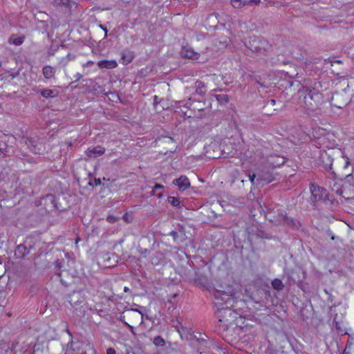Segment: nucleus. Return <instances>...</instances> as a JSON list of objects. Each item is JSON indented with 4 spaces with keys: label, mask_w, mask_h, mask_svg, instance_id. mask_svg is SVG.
I'll use <instances>...</instances> for the list:
<instances>
[{
    "label": "nucleus",
    "mask_w": 354,
    "mask_h": 354,
    "mask_svg": "<svg viewBox=\"0 0 354 354\" xmlns=\"http://www.w3.org/2000/svg\"><path fill=\"white\" fill-rule=\"evenodd\" d=\"M317 84L321 85L320 82L315 84L313 88L304 87L299 91V93L304 95V107L309 112H313L318 109L324 102V97L322 93L317 90Z\"/></svg>",
    "instance_id": "nucleus-1"
},
{
    "label": "nucleus",
    "mask_w": 354,
    "mask_h": 354,
    "mask_svg": "<svg viewBox=\"0 0 354 354\" xmlns=\"http://www.w3.org/2000/svg\"><path fill=\"white\" fill-rule=\"evenodd\" d=\"M215 315L219 322L218 333L227 331L237 318V313L230 308H218L215 313Z\"/></svg>",
    "instance_id": "nucleus-2"
},
{
    "label": "nucleus",
    "mask_w": 354,
    "mask_h": 354,
    "mask_svg": "<svg viewBox=\"0 0 354 354\" xmlns=\"http://www.w3.org/2000/svg\"><path fill=\"white\" fill-rule=\"evenodd\" d=\"M120 320L129 326L133 332V328L129 323L132 324H142L143 322V315L138 310L131 308L123 312L120 317Z\"/></svg>",
    "instance_id": "nucleus-3"
},
{
    "label": "nucleus",
    "mask_w": 354,
    "mask_h": 354,
    "mask_svg": "<svg viewBox=\"0 0 354 354\" xmlns=\"http://www.w3.org/2000/svg\"><path fill=\"white\" fill-rule=\"evenodd\" d=\"M248 48L252 51L259 54H264L270 48L269 42L261 37H252L249 41Z\"/></svg>",
    "instance_id": "nucleus-4"
},
{
    "label": "nucleus",
    "mask_w": 354,
    "mask_h": 354,
    "mask_svg": "<svg viewBox=\"0 0 354 354\" xmlns=\"http://www.w3.org/2000/svg\"><path fill=\"white\" fill-rule=\"evenodd\" d=\"M319 161V165L326 171L330 172V175L331 176L332 178L335 179L337 177L336 174L332 170L333 162V158L332 156L327 151H322L320 152Z\"/></svg>",
    "instance_id": "nucleus-5"
},
{
    "label": "nucleus",
    "mask_w": 354,
    "mask_h": 354,
    "mask_svg": "<svg viewBox=\"0 0 354 354\" xmlns=\"http://www.w3.org/2000/svg\"><path fill=\"white\" fill-rule=\"evenodd\" d=\"M276 221L279 223H283V224H286L294 229H298L300 225L299 222L297 220H295L292 217H288L286 214H283L282 212H278V218Z\"/></svg>",
    "instance_id": "nucleus-6"
},
{
    "label": "nucleus",
    "mask_w": 354,
    "mask_h": 354,
    "mask_svg": "<svg viewBox=\"0 0 354 354\" xmlns=\"http://www.w3.org/2000/svg\"><path fill=\"white\" fill-rule=\"evenodd\" d=\"M41 203L44 204L47 210H53L57 208L55 197L53 194H48L41 198Z\"/></svg>",
    "instance_id": "nucleus-7"
},
{
    "label": "nucleus",
    "mask_w": 354,
    "mask_h": 354,
    "mask_svg": "<svg viewBox=\"0 0 354 354\" xmlns=\"http://www.w3.org/2000/svg\"><path fill=\"white\" fill-rule=\"evenodd\" d=\"M105 149L101 146L90 147L86 151V154L88 158H95L104 153Z\"/></svg>",
    "instance_id": "nucleus-8"
},
{
    "label": "nucleus",
    "mask_w": 354,
    "mask_h": 354,
    "mask_svg": "<svg viewBox=\"0 0 354 354\" xmlns=\"http://www.w3.org/2000/svg\"><path fill=\"white\" fill-rule=\"evenodd\" d=\"M310 192L312 194L311 201L317 202L322 198V192H325V189L318 185H312L310 187Z\"/></svg>",
    "instance_id": "nucleus-9"
},
{
    "label": "nucleus",
    "mask_w": 354,
    "mask_h": 354,
    "mask_svg": "<svg viewBox=\"0 0 354 354\" xmlns=\"http://www.w3.org/2000/svg\"><path fill=\"white\" fill-rule=\"evenodd\" d=\"M173 183L178 187L180 190H185L190 187V183L187 177L181 176L178 178H176L173 180Z\"/></svg>",
    "instance_id": "nucleus-10"
},
{
    "label": "nucleus",
    "mask_w": 354,
    "mask_h": 354,
    "mask_svg": "<svg viewBox=\"0 0 354 354\" xmlns=\"http://www.w3.org/2000/svg\"><path fill=\"white\" fill-rule=\"evenodd\" d=\"M68 302L71 304V306L75 307L84 303V299L81 296L80 292H73L68 297Z\"/></svg>",
    "instance_id": "nucleus-11"
},
{
    "label": "nucleus",
    "mask_w": 354,
    "mask_h": 354,
    "mask_svg": "<svg viewBox=\"0 0 354 354\" xmlns=\"http://www.w3.org/2000/svg\"><path fill=\"white\" fill-rule=\"evenodd\" d=\"M135 57L133 51L129 49H124L122 52L121 60L123 64L127 65L131 63Z\"/></svg>",
    "instance_id": "nucleus-12"
},
{
    "label": "nucleus",
    "mask_w": 354,
    "mask_h": 354,
    "mask_svg": "<svg viewBox=\"0 0 354 354\" xmlns=\"http://www.w3.org/2000/svg\"><path fill=\"white\" fill-rule=\"evenodd\" d=\"M306 272L301 268H298L292 271V275L290 277L294 282L299 283L306 279Z\"/></svg>",
    "instance_id": "nucleus-13"
},
{
    "label": "nucleus",
    "mask_w": 354,
    "mask_h": 354,
    "mask_svg": "<svg viewBox=\"0 0 354 354\" xmlns=\"http://www.w3.org/2000/svg\"><path fill=\"white\" fill-rule=\"evenodd\" d=\"M180 53L182 57L185 58L198 59L199 57V54L196 53L193 49L189 48H183Z\"/></svg>",
    "instance_id": "nucleus-14"
},
{
    "label": "nucleus",
    "mask_w": 354,
    "mask_h": 354,
    "mask_svg": "<svg viewBox=\"0 0 354 354\" xmlns=\"http://www.w3.org/2000/svg\"><path fill=\"white\" fill-rule=\"evenodd\" d=\"M30 252V249H28L26 245L24 244L19 245L15 250V255L17 258H24L26 255L28 254Z\"/></svg>",
    "instance_id": "nucleus-15"
},
{
    "label": "nucleus",
    "mask_w": 354,
    "mask_h": 354,
    "mask_svg": "<svg viewBox=\"0 0 354 354\" xmlns=\"http://www.w3.org/2000/svg\"><path fill=\"white\" fill-rule=\"evenodd\" d=\"M169 235L173 237L174 241L177 243H183L186 239L185 232L181 230H179V232L171 231Z\"/></svg>",
    "instance_id": "nucleus-16"
},
{
    "label": "nucleus",
    "mask_w": 354,
    "mask_h": 354,
    "mask_svg": "<svg viewBox=\"0 0 354 354\" xmlns=\"http://www.w3.org/2000/svg\"><path fill=\"white\" fill-rule=\"evenodd\" d=\"M275 104H276V100H273V99L268 100L266 103V104L263 107L265 109L266 114L272 115L274 114V111H277V109L274 108Z\"/></svg>",
    "instance_id": "nucleus-17"
},
{
    "label": "nucleus",
    "mask_w": 354,
    "mask_h": 354,
    "mask_svg": "<svg viewBox=\"0 0 354 354\" xmlns=\"http://www.w3.org/2000/svg\"><path fill=\"white\" fill-rule=\"evenodd\" d=\"M97 66L100 68H114L118 66L116 61L115 60H101L97 62Z\"/></svg>",
    "instance_id": "nucleus-18"
},
{
    "label": "nucleus",
    "mask_w": 354,
    "mask_h": 354,
    "mask_svg": "<svg viewBox=\"0 0 354 354\" xmlns=\"http://www.w3.org/2000/svg\"><path fill=\"white\" fill-rule=\"evenodd\" d=\"M275 180L272 173L267 172L258 175L257 180H260L263 183H270Z\"/></svg>",
    "instance_id": "nucleus-19"
},
{
    "label": "nucleus",
    "mask_w": 354,
    "mask_h": 354,
    "mask_svg": "<svg viewBox=\"0 0 354 354\" xmlns=\"http://www.w3.org/2000/svg\"><path fill=\"white\" fill-rule=\"evenodd\" d=\"M331 180L328 181V185L330 187L333 192H335L337 195L342 196L343 195V189L339 186V185L336 183L333 179L330 177Z\"/></svg>",
    "instance_id": "nucleus-20"
},
{
    "label": "nucleus",
    "mask_w": 354,
    "mask_h": 354,
    "mask_svg": "<svg viewBox=\"0 0 354 354\" xmlns=\"http://www.w3.org/2000/svg\"><path fill=\"white\" fill-rule=\"evenodd\" d=\"M42 73L46 79H50L55 76V69L51 66H45L43 67Z\"/></svg>",
    "instance_id": "nucleus-21"
},
{
    "label": "nucleus",
    "mask_w": 354,
    "mask_h": 354,
    "mask_svg": "<svg viewBox=\"0 0 354 354\" xmlns=\"http://www.w3.org/2000/svg\"><path fill=\"white\" fill-rule=\"evenodd\" d=\"M41 95L45 98H53L58 95V91L46 88L41 91Z\"/></svg>",
    "instance_id": "nucleus-22"
},
{
    "label": "nucleus",
    "mask_w": 354,
    "mask_h": 354,
    "mask_svg": "<svg viewBox=\"0 0 354 354\" xmlns=\"http://www.w3.org/2000/svg\"><path fill=\"white\" fill-rule=\"evenodd\" d=\"M231 5L235 8H240L248 5V2L247 1L242 0H231Z\"/></svg>",
    "instance_id": "nucleus-23"
},
{
    "label": "nucleus",
    "mask_w": 354,
    "mask_h": 354,
    "mask_svg": "<svg viewBox=\"0 0 354 354\" xmlns=\"http://www.w3.org/2000/svg\"><path fill=\"white\" fill-rule=\"evenodd\" d=\"M195 86L196 91L198 94L203 95L205 93V91L203 90V88H205V84L203 82L197 81L195 84Z\"/></svg>",
    "instance_id": "nucleus-24"
},
{
    "label": "nucleus",
    "mask_w": 354,
    "mask_h": 354,
    "mask_svg": "<svg viewBox=\"0 0 354 354\" xmlns=\"http://www.w3.org/2000/svg\"><path fill=\"white\" fill-rule=\"evenodd\" d=\"M272 286L274 289L277 290H281L284 287L281 280H280L279 279H274L272 281Z\"/></svg>",
    "instance_id": "nucleus-25"
},
{
    "label": "nucleus",
    "mask_w": 354,
    "mask_h": 354,
    "mask_svg": "<svg viewBox=\"0 0 354 354\" xmlns=\"http://www.w3.org/2000/svg\"><path fill=\"white\" fill-rule=\"evenodd\" d=\"M75 354H95V350L93 346L87 344L84 350H83L80 353H75Z\"/></svg>",
    "instance_id": "nucleus-26"
},
{
    "label": "nucleus",
    "mask_w": 354,
    "mask_h": 354,
    "mask_svg": "<svg viewBox=\"0 0 354 354\" xmlns=\"http://www.w3.org/2000/svg\"><path fill=\"white\" fill-rule=\"evenodd\" d=\"M216 100L221 104H225L229 102V97L225 94H219L216 96Z\"/></svg>",
    "instance_id": "nucleus-27"
},
{
    "label": "nucleus",
    "mask_w": 354,
    "mask_h": 354,
    "mask_svg": "<svg viewBox=\"0 0 354 354\" xmlns=\"http://www.w3.org/2000/svg\"><path fill=\"white\" fill-rule=\"evenodd\" d=\"M168 202L174 207H180V202L178 198L169 196Z\"/></svg>",
    "instance_id": "nucleus-28"
},
{
    "label": "nucleus",
    "mask_w": 354,
    "mask_h": 354,
    "mask_svg": "<svg viewBox=\"0 0 354 354\" xmlns=\"http://www.w3.org/2000/svg\"><path fill=\"white\" fill-rule=\"evenodd\" d=\"M9 41H10V43H12L15 45L19 46V45H21L24 42V37H19L13 38V37H11L9 39Z\"/></svg>",
    "instance_id": "nucleus-29"
},
{
    "label": "nucleus",
    "mask_w": 354,
    "mask_h": 354,
    "mask_svg": "<svg viewBox=\"0 0 354 354\" xmlns=\"http://www.w3.org/2000/svg\"><path fill=\"white\" fill-rule=\"evenodd\" d=\"M153 342L156 346H162L165 344V340L160 336L155 337Z\"/></svg>",
    "instance_id": "nucleus-30"
},
{
    "label": "nucleus",
    "mask_w": 354,
    "mask_h": 354,
    "mask_svg": "<svg viewBox=\"0 0 354 354\" xmlns=\"http://www.w3.org/2000/svg\"><path fill=\"white\" fill-rule=\"evenodd\" d=\"M164 188V186L160 185V184H158L156 183L155 185H154V187H153V195H156L157 196L158 198H161L162 196V193H158V194H156V191L157 189H163Z\"/></svg>",
    "instance_id": "nucleus-31"
},
{
    "label": "nucleus",
    "mask_w": 354,
    "mask_h": 354,
    "mask_svg": "<svg viewBox=\"0 0 354 354\" xmlns=\"http://www.w3.org/2000/svg\"><path fill=\"white\" fill-rule=\"evenodd\" d=\"M118 218L114 216L109 215L107 216L106 221L110 223H115Z\"/></svg>",
    "instance_id": "nucleus-32"
},
{
    "label": "nucleus",
    "mask_w": 354,
    "mask_h": 354,
    "mask_svg": "<svg viewBox=\"0 0 354 354\" xmlns=\"http://www.w3.org/2000/svg\"><path fill=\"white\" fill-rule=\"evenodd\" d=\"M333 326L338 332H342L341 326L338 322H334Z\"/></svg>",
    "instance_id": "nucleus-33"
},
{
    "label": "nucleus",
    "mask_w": 354,
    "mask_h": 354,
    "mask_svg": "<svg viewBox=\"0 0 354 354\" xmlns=\"http://www.w3.org/2000/svg\"><path fill=\"white\" fill-rule=\"evenodd\" d=\"M100 184H101L100 178H95L94 180V184L89 183V185H92V186H97V185H100Z\"/></svg>",
    "instance_id": "nucleus-34"
},
{
    "label": "nucleus",
    "mask_w": 354,
    "mask_h": 354,
    "mask_svg": "<svg viewBox=\"0 0 354 354\" xmlns=\"http://www.w3.org/2000/svg\"><path fill=\"white\" fill-rule=\"evenodd\" d=\"M249 178H250V182L252 183V184H254V180H255V178H256V175L254 174H252V175H249Z\"/></svg>",
    "instance_id": "nucleus-35"
},
{
    "label": "nucleus",
    "mask_w": 354,
    "mask_h": 354,
    "mask_svg": "<svg viewBox=\"0 0 354 354\" xmlns=\"http://www.w3.org/2000/svg\"><path fill=\"white\" fill-rule=\"evenodd\" d=\"M106 354H115V351L113 348H109L106 351Z\"/></svg>",
    "instance_id": "nucleus-36"
},
{
    "label": "nucleus",
    "mask_w": 354,
    "mask_h": 354,
    "mask_svg": "<svg viewBox=\"0 0 354 354\" xmlns=\"http://www.w3.org/2000/svg\"><path fill=\"white\" fill-rule=\"evenodd\" d=\"M75 82H78L79 80H81V78L82 77V75L80 74V73H77L75 75Z\"/></svg>",
    "instance_id": "nucleus-37"
},
{
    "label": "nucleus",
    "mask_w": 354,
    "mask_h": 354,
    "mask_svg": "<svg viewBox=\"0 0 354 354\" xmlns=\"http://www.w3.org/2000/svg\"><path fill=\"white\" fill-rule=\"evenodd\" d=\"M92 64H93V62H92V61H88V62H87L86 64H84L83 65V66H84V67H86V66H91V65H92Z\"/></svg>",
    "instance_id": "nucleus-38"
},
{
    "label": "nucleus",
    "mask_w": 354,
    "mask_h": 354,
    "mask_svg": "<svg viewBox=\"0 0 354 354\" xmlns=\"http://www.w3.org/2000/svg\"><path fill=\"white\" fill-rule=\"evenodd\" d=\"M100 27L102 28V30H104V32H105V35H107V32H108V30H107L106 28L104 27L102 25H100Z\"/></svg>",
    "instance_id": "nucleus-39"
},
{
    "label": "nucleus",
    "mask_w": 354,
    "mask_h": 354,
    "mask_svg": "<svg viewBox=\"0 0 354 354\" xmlns=\"http://www.w3.org/2000/svg\"><path fill=\"white\" fill-rule=\"evenodd\" d=\"M350 164V161H349V159L348 158H346V162H345V167H348Z\"/></svg>",
    "instance_id": "nucleus-40"
},
{
    "label": "nucleus",
    "mask_w": 354,
    "mask_h": 354,
    "mask_svg": "<svg viewBox=\"0 0 354 354\" xmlns=\"http://www.w3.org/2000/svg\"><path fill=\"white\" fill-rule=\"evenodd\" d=\"M248 2V4L252 3V2H254L256 3H259L260 2V0H250Z\"/></svg>",
    "instance_id": "nucleus-41"
},
{
    "label": "nucleus",
    "mask_w": 354,
    "mask_h": 354,
    "mask_svg": "<svg viewBox=\"0 0 354 354\" xmlns=\"http://www.w3.org/2000/svg\"><path fill=\"white\" fill-rule=\"evenodd\" d=\"M347 349H348V346H346L342 354H349V352L347 351Z\"/></svg>",
    "instance_id": "nucleus-42"
},
{
    "label": "nucleus",
    "mask_w": 354,
    "mask_h": 354,
    "mask_svg": "<svg viewBox=\"0 0 354 354\" xmlns=\"http://www.w3.org/2000/svg\"><path fill=\"white\" fill-rule=\"evenodd\" d=\"M177 330H178V332L181 333V330L185 331V328L182 326L180 329L178 328Z\"/></svg>",
    "instance_id": "nucleus-43"
},
{
    "label": "nucleus",
    "mask_w": 354,
    "mask_h": 354,
    "mask_svg": "<svg viewBox=\"0 0 354 354\" xmlns=\"http://www.w3.org/2000/svg\"><path fill=\"white\" fill-rule=\"evenodd\" d=\"M350 177H351V174H348V175L346 176V179L347 181L349 180V178Z\"/></svg>",
    "instance_id": "nucleus-44"
},
{
    "label": "nucleus",
    "mask_w": 354,
    "mask_h": 354,
    "mask_svg": "<svg viewBox=\"0 0 354 354\" xmlns=\"http://www.w3.org/2000/svg\"><path fill=\"white\" fill-rule=\"evenodd\" d=\"M274 209L271 210V208H268V214H272Z\"/></svg>",
    "instance_id": "nucleus-45"
},
{
    "label": "nucleus",
    "mask_w": 354,
    "mask_h": 354,
    "mask_svg": "<svg viewBox=\"0 0 354 354\" xmlns=\"http://www.w3.org/2000/svg\"><path fill=\"white\" fill-rule=\"evenodd\" d=\"M148 252V250L147 249H145L144 250H142L140 252L141 253H147Z\"/></svg>",
    "instance_id": "nucleus-46"
},
{
    "label": "nucleus",
    "mask_w": 354,
    "mask_h": 354,
    "mask_svg": "<svg viewBox=\"0 0 354 354\" xmlns=\"http://www.w3.org/2000/svg\"><path fill=\"white\" fill-rule=\"evenodd\" d=\"M69 3V1L67 0L66 2H63V4L64 5H68Z\"/></svg>",
    "instance_id": "nucleus-47"
},
{
    "label": "nucleus",
    "mask_w": 354,
    "mask_h": 354,
    "mask_svg": "<svg viewBox=\"0 0 354 354\" xmlns=\"http://www.w3.org/2000/svg\"><path fill=\"white\" fill-rule=\"evenodd\" d=\"M128 290H129V288H127V287H125V288H124V291H125V292H127V291H128Z\"/></svg>",
    "instance_id": "nucleus-48"
},
{
    "label": "nucleus",
    "mask_w": 354,
    "mask_h": 354,
    "mask_svg": "<svg viewBox=\"0 0 354 354\" xmlns=\"http://www.w3.org/2000/svg\"><path fill=\"white\" fill-rule=\"evenodd\" d=\"M124 218L126 221H127V220H128V218H127V216H126V215H125V216H124Z\"/></svg>",
    "instance_id": "nucleus-49"
},
{
    "label": "nucleus",
    "mask_w": 354,
    "mask_h": 354,
    "mask_svg": "<svg viewBox=\"0 0 354 354\" xmlns=\"http://www.w3.org/2000/svg\"><path fill=\"white\" fill-rule=\"evenodd\" d=\"M157 98H158V97H157V96H155V97H154V100H156Z\"/></svg>",
    "instance_id": "nucleus-50"
},
{
    "label": "nucleus",
    "mask_w": 354,
    "mask_h": 354,
    "mask_svg": "<svg viewBox=\"0 0 354 354\" xmlns=\"http://www.w3.org/2000/svg\"><path fill=\"white\" fill-rule=\"evenodd\" d=\"M1 66V62L0 61V67Z\"/></svg>",
    "instance_id": "nucleus-51"
},
{
    "label": "nucleus",
    "mask_w": 354,
    "mask_h": 354,
    "mask_svg": "<svg viewBox=\"0 0 354 354\" xmlns=\"http://www.w3.org/2000/svg\"><path fill=\"white\" fill-rule=\"evenodd\" d=\"M73 354H75V353H73Z\"/></svg>",
    "instance_id": "nucleus-52"
}]
</instances>
